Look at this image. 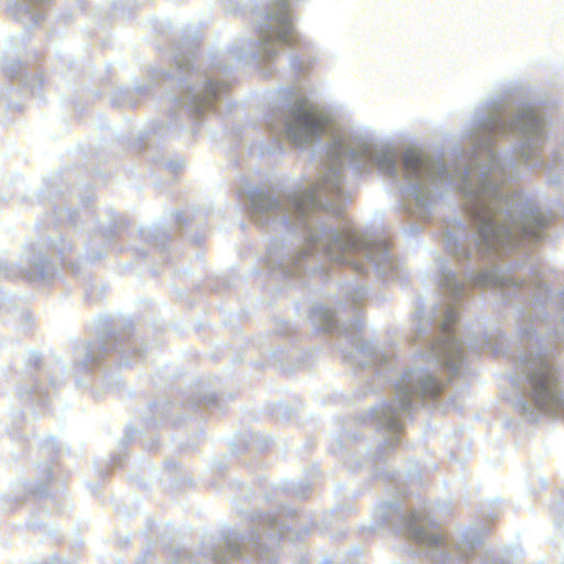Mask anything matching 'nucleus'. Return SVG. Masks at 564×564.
<instances>
[{
    "label": "nucleus",
    "mask_w": 564,
    "mask_h": 564,
    "mask_svg": "<svg viewBox=\"0 0 564 564\" xmlns=\"http://www.w3.org/2000/svg\"><path fill=\"white\" fill-rule=\"evenodd\" d=\"M424 164L422 155L416 152H408L404 156V165L408 170L420 171Z\"/></svg>",
    "instance_id": "nucleus-5"
},
{
    "label": "nucleus",
    "mask_w": 564,
    "mask_h": 564,
    "mask_svg": "<svg viewBox=\"0 0 564 564\" xmlns=\"http://www.w3.org/2000/svg\"><path fill=\"white\" fill-rule=\"evenodd\" d=\"M475 217L485 224L491 220V213L487 209L485 210H475Z\"/></svg>",
    "instance_id": "nucleus-7"
},
{
    "label": "nucleus",
    "mask_w": 564,
    "mask_h": 564,
    "mask_svg": "<svg viewBox=\"0 0 564 564\" xmlns=\"http://www.w3.org/2000/svg\"><path fill=\"white\" fill-rule=\"evenodd\" d=\"M533 398L546 412H556L563 401L555 393V378L549 366H541L530 378Z\"/></svg>",
    "instance_id": "nucleus-2"
},
{
    "label": "nucleus",
    "mask_w": 564,
    "mask_h": 564,
    "mask_svg": "<svg viewBox=\"0 0 564 564\" xmlns=\"http://www.w3.org/2000/svg\"><path fill=\"white\" fill-rule=\"evenodd\" d=\"M275 39L288 45H292L295 42V34L292 25L288 21L282 23L281 29L275 34Z\"/></svg>",
    "instance_id": "nucleus-4"
},
{
    "label": "nucleus",
    "mask_w": 564,
    "mask_h": 564,
    "mask_svg": "<svg viewBox=\"0 0 564 564\" xmlns=\"http://www.w3.org/2000/svg\"><path fill=\"white\" fill-rule=\"evenodd\" d=\"M328 119L312 105L295 107L288 123V135L296 144L319 135L327 127Z\"/></svg>",
    "instance_id": "nucleus-1"
},
{
    "label": "nucleus",
    "mask_w": 564,
    "mask_h": 564,
    "mask_svg": "<svg viewBox=\"0 0 564 564\" xmlns=\"http://www.w3.org/2000/svg\"><path fill=\"white\" fill-rule=\"evenodd\" d=\"M411 535L416 542L427 545L437 544L441 539L436 529H412Z\"/></svg>",
    "instance_id": "nucleus-3"
},
{
    "label": "nucleus",
    "mask_w": 564,
    "mask_h": 564,
    "mask_svg": "<svg viewBox=\"0 0 564 564\" xmlns=\"http://www.w3.org/2000/svg\"><path fill=\"white\" fill-rule=\"evenodd\" d=\"M389 426H390V433L394 432V431L398 432L401 429L400 423L397 420H394L391 415H390Z\"/></svg>",
    "instance_id": "nucleus-8"
},
{
    "label": "nucleus",
    "mask_w": 564,
    "mask_h": 564,
    "mask_svg": "<svg viewBox=\"0 0 564 564\" xmlns=\"http://www.w3.org/2000/svg\"><path fill=\"white\" fill-rule=\"evenodd\" d=\"M442 387L438 381L433 378H427L423 383V392L430 395H436L440 393Z\"/></svg>",
    "instance_id": "nucleus-6"
}]
</instances>
